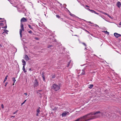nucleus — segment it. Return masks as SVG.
<instances>
[{"instance_id":"nucleus-1","label":"nucleus","mask_w":121,"mask_h":121,"mask_svg":"<svg viewBox=\"0 0 121 121\" xmlns=\"http://www.w3.org/2000/svg\"><path fill=\"white\" fill-rule=\"evenodd\" d=\"M27 21V20L24 17L22 18L21 20V29H20L19 33L20 34V37H22V31H24V29L23 27V25L22 24V22H25Z\"/></svg>"},{"instance_id":"nucleus-2","label":"nucleus","mask_w":121,"mask_h":121,"mask_svg":"<svg viewBox=\"0 0 121 121\" xmlns=\"http://www.w3.org/2000/svg\"><path fill=\"white\" fill-rule=\"evenodd\" d=\"M60 88V86L55 84H53L52 86V89L55 91H58L59 90Z\"/></svg>"},{"instance_id":"nucleus-3","label":"nucleus","mask_w":121,"mask_h":121,"mask_svg":"<svg viewBox=\"0 0 121 121\" xmlns=\"http://www.w3.org/2000/svg\"><path fill=\"white\" fill-rule=\"evenodd\" d=\"M91 63H89V64H87V65L86 66V67H84L83 69L82 70V72L81 73V74L82 75H84L85 74V72L84 70L86 68H88L89 67H91Z\"/></svg>"},{"instance_id":"nucleus-4","label":"nucleus","mask_w":121,"mask_h":121,"mask_svg":"<svg viewBox=\"0 0 121 121\" xmlns=\"http://www.w3.org/2000/svg\"><path fill=\"white\" fill-rule=\"evenodd\" d=\"M17 10L20 13H23L25 12L26 9L24 7H23L21 8H17Z\"/></svg>"},{"instance_id":"nucleus-5","label":"nucleus","mask_w":121,"mask_h":121,"mask_svg":"<svg viewBox=\"0 0 121 121\" xmlns=\"http://www.w3.org/2000/svg\"><path fill=\"white\" fill-rule=\"evenodd\" d=\"M34 85L35 87H37L39 85V82L37 79L35 80Z\"/></svg>"},{"instance_id":"nucleus-6","label":"nucleus","mask_w":121,"mask_h":121,"mask_svg":"<svg viewBox=\"0 0 121 121\" xmlns=\"http://www.w3.org/2000/svg\"><path fill=\"white\" fill-rule=\"evenodd\" d=\"M114 35L116 38H118L119 37L121 36V35L117 33H114Z\"/></svg>"},{"instance_id":"nucleus-7","label":"nucleus","mask_w":121,"mask_h":121,"mask_svg":"<svg viewBox=\"0 0 121 121\" xmlns=\"http://www.w3.org/2000/svg\"><path fill=\"white\" fill-rule=\"evenodd\" d=\"M40 108L39 107L38 108L37 110V114L36 116H39V113L40 112Z\"/></svg>"},{"instance_id":"nucleus-8","label":"nucleus","mask_w":121,"mask_h":121,"mask_svg":"<svg viewBox=\"0 0 121 121\" xmlns=\"http://www.w3.org/2000/svg\"><path fill=\"white\" fill-rule=\"evenodd\" d=\"M117 6L118 8H119L121 6V4L120 2H118L117 4Z\"/></svg>"},{"instance_id":"nucleus-9","label":"nucleus","mask_w":121,"mask_h":121,"mask_svg":"<svg viewBox=\"0 0 121 121\" xmlns=\"http://www.w3.org/2000/svg\"><path fill=\"white\" fill-rule=\"evenodd\" d=\"M68 11H69V14L70 15L73 17H78L77 16H76L75 15H74V14H72V13H71L70 11H69V10H68Z\"/></svg>"},{"instance_id":"nucleus-10","label":"nucleus","mask_w":121,"mask_h":121,"mask_svg":"<svg viewBox=\"0 0 121 121\" xmlns=\"http://www.w3.org/2000/svg\"><path fill=\"white\" fill-rule=\"evenodd\" d=\"M67 113L66 112H64L62 114V117H65L66 116Z\"/></svg>"},{"instance_id":"nucleus-11","label":"nucleus","mask_w":121,"mask_h":121,"mask_svg":"<svg viewBox=\"0 0 121 121\" xmlns=\"http://www.w3.org/2000/svg\"><path fill=\"white\" fill-rule=\"evenodd\" d=\"M2 22H4V23H5L6 26L4 27H2V28H5V29H6L7 27V26L6 24V20H4V21H3Z\"/></svg>"},{"instance_id":"nucleus-12","label":"nucleus","mask_w":121,"mask_h":121,"mask_svg":"<svg viewBox=\"0 0 121 121\" xmlns=\"http://www.w3.org/2000/svg\"><path fill=\"white\" fill-rule=\"evenodd\" d=\"M25 59L26 61H28L29 60V58L28 56L27 55H26L25 56Z\"/></svg>"},{"instance_id":"nucleus-13","label":"nucleus","mask_w":121,"mask_h":121,"mask_svg":"<svg viewBox=\"0 0 121 121\" xmlns=\"http://www.w3.org/2000/svg\"><path fill=\"white\" fill-rule=\"evenodd\" d=\"M25 64H24L23 65L22 68V70H23V71L25 72L26 73V70L25 68Z\"/></svg>"},{"instance_id":"nucleus-14","label":"nucleus","mask_w":121,"mask_h":121,"mask_svg":"<svg viewBox=\"0 0 121 121\" xmlns=\"http://www.w3.org/2000/svg\"><path fill=\"white\" fill-rule=\"evenodd\" d=\"M4 32L2 33V34H4V33H5L7 34H8V32H9L8 30H4Z\"/></svg>"},{"instance_id":"nucleus-15","label":"nucleus","mask_w":121,"mask_h":121,"mask_svg":"<svg viewBox=\"0 0 121 121\" xmlns=\"http://www.w3.org/2000/svg\"><path fill=\"white\" fill-rule=\"evenodd\" d=\"M22 62L23 63V65H24V64H25V65H26V62L24 60L22 59Z\"/></svg>"},{"instance_id":"nucleus-16","label":"nucleus","mask_w":121,"mask_h":121,"mask_svg":"<svg viewBox=\"0 0 121 121\" xmlns=\"http://www.w3.org/2000/svg\"><path fill=\"white\" fill-rule=\"evenodd\" d=\"M42 91V90H40L38 91H37V93L38 94H39L40 95H41L42 94L40 93H39V92L41 91Z\"/></svg>"},{"instance_id":"nucleus-17","label":"nucleus","mask_w":121,"mask_h":121,"mask_svg":"<svg viewBox=\"0 0 121 121\" xmlns=\"http://www.w3.org/2000/svg\"><path fill=\"white\" fill-rule=\"evenodd\" d=\"M89 87L90 88H91L93 87V85L92 84H91L89 85Z\"/></svg>"},{"instance_id":"nucleus-18","label":"nucleus","mask_w":121,"mask_h":121,"mask_svg":"<svg viewBox=\"0 0 121 121\" xmlns=\"http://www.w3.org/2000/svg\"><path fill=\"white\" fill-rule=\"evenodd\" d=\"M103 32H104V33L107 34L108 35L109 34V33L107 31H103Z\"/></svg>"},{"instance_id":"nucleus-19","label":"nucleus","mask_w":121,"mask_h":121,"mask_svg":"<svg viewBox=\"0 0 121 121\" xmlns=\"http://www.w3.org/2000/svg\"><path fill=\"white\" fill-rule=\"evenodd\" d=\"M28 26L29 27L30 29H33V28L30 25H28Z\"/></svg>"},{"instance_id":"nucleus-20","label":"nucleus","mask_w":121,"mask_h":121,"mask_svg":"<svg viewBox=\"0 0 121 121\" xmlns=\"http://www.w3.org/2000/svg\"><path fill=\"white\" fill-rule=\"evenodd\" d=\"M90 12L92 13H95V12L94 10H91Z\"/></svg>"},{"instance_id":"nucleus-21","label":"nucleus","mask_w":121,"mask_h":121,"mask_svg":"<svg viewBox=\"0 0 121 121\" xmlns=\"http://www.w3.org/2000/svg\"><path fill=\"white\" fill-rule=\"evenodd\" d=\"M12 79H13V82H14V83L16 81V80L15 79V78H12Z\"/></svg>"},{"instance_id":"nucleus-22","label":"nucleus","mask_w":121,"mask_h":121,"mask_svg":"<svg viewBox=\"0 0 121 121\" xmlns=\"http://www.w3.org/2000/svg\"><path fill=\"white\" fill-rule=\"evenodd\" d=\"M83 5L84 6V7L87 10L90 11H91V10L90 9H89L88 8H86V7H85V6H84V5Z\"/></svg>"},{"instance_id":"nucleus-23","label":"nucleus","mask_w":121,"mask_h":121,"mask_svg":"<svg viewBox=\"0 0 121 121\" xmlns=\"http://www.w3.org/2000/svg\"><path fill=\"white\" fill-rule=\"evenodd\" d=\"M71 61V60H70L68 62V64L67 65V67H68L69 66V65L70 64V63Z\"/></svg>"},{"instance_id":"nucleus-24","label":"nucleus","mask_w":121,"mask_h":121,"mask_svg":"<svg viewBox=\"0 0 121 121\" xmlns=\"http://www.w3.org/2000/svg\"><path fill=\"white\" fill-rule=\"evenodd\" d=\"M28 32L29 33H30V34H33V32L31 30H30V31H29Z\"/></svg>"},{"instance_id":"nucleus-25","label":"nucleus","mask_w":121,"mask_h":121,"mask_svg":"<svg viewBox=\"0 0 121 121\" xmlns=\"http://www.w3.org/2000/svg\"><path fill=\"white\" fill-rule=\"evenodd\" d=\"M8 77V75H7L5 77V78L4 79V80H6L7 79V77Z\"/></svg>"},{"instance_id":"nucleus-26","label":"nucleus","mask_w":121,"mask_h":121,"mask_svg":"<svg viewBox=\"0 0 121 121\" xmlns=\"http://www.w3.org/2000/svg\"><path fill=\"white\" fill-rule=\"evenodd\" d=\"M93 26H94L95 27H99V26L98 25L96 24H95Z\"/></svg>"},{"instance_id":"nucleus-27","label":"nucleus","mask_w":121,"mask_h":121,"mask_svg":"<svg viewBox=\"0 0 121 121\" xmlns=\"http://www.w3.org/2000/svg\"><path fill=\"white\" fill-rule=\"evenodd\" d=\"M57 108V107H54V108L53 109V110H55Z\"/></svg>"},{"instance_id":"nucleus-28","label":"nucleus","mask_w":121,"mask_h":121,"mask_svg":"<svg viewBox=\"0 0 121 121\" xmlns=\"http://www.w3.org/2000/svg\"><path fill=\"white\" fill-rule=\"evenodd\" d=\"M4 25L3 23H0V26H3Z\"/></svg>"},{"instance_id":"nucleus-29","label":"nucleus","mask_w":121,"mask_h":121,"mask_svg":"<svg viewBox=\"0 0 121 121\" xmlns=\"http://www.w3.org/2000/svg\"><path fill=\"white\" fill-rule=\"evenodd\" d=\"M26 100H25L21 104V105H22L23 104L26 102Z\"/></svg>"},{"instance_id":"nucleus-30","label":"nucleus","mask_w":121,"mask_h":121,"mask_svg":"<svg viewBox=\"0 0 121 121\" xmlns=\"http://www.w3.org/2000/svg\"><path fill=\"white\" fill-rule=\"evenodd\" d=\"M42 77H43V80L44 81L45 80V77L44 75H43Z\"/></svg>"},{"instance_id":"nucleus-31","label":"nucleus","mask_w":121,"mask_h":121,"mask_svg":"<svg viewBox=\"0 0 121 121\" xmlns=\"http://www.w3.org/2000/svg\"><path fill=\"white\" fill-rule=\"evenodd\" d=\"M55 75H53L52 76V78H55Z\"/></svg>"},{"instance_id":"nucleus-32","label":"nucleus","mask_w":121,"mask_h":121,"mask_svg":"<svg viewBox=\"0 0 121 121\" xmlns=\"http://www.w3.org/2000/svg\"><path fill=\"white\" fill-rule=\"evenodd\" d=\"M1 107L2 108H4V105L3 104H2L1 105Z\"/></svg>"},{"instance_id":"nucleus-33","label":"nucleus","mask_w":121,"mask_h":121,"mask_svg":"<svg viewBox=\"0 0 121 121\" xmlns=\"http://www.w3.org/2000/svg\"><path fill=\"white\" fill-rule=\"evenodd\" d=\"M52 45H49L48 47V48H50V47H52Z\"/></svg>"},{"instance_id":"nucleus-34","label":"nucleus","mask_w":121,"mask_h":121,"mask_svg":"<svg viewBox=\"0 0 121 121\" xmlns=\"http://www.w3.org/2000/svg\"><path fill=\"white\" fill-rule=\"evenodd\" d=\"M8 82H6L5 83V84L4 85V86H6L8 84Z\"/></svg>"},{"instance_id":"nucleus-35","label":"nucleus","mask_w":121,"mask_h":121,"mask_svg":"<svg viewBox=\"0 0 121 121\" xmlns=\"http://www.w3.org/2000/svg\"><path fill=\"white\" fill-rule=\"evenodd\" d=\"M102 13H103V14H105V15H107L108 14H107V13H104V12H103Z\"/></svg>"},{"instance_id":"nucleus-36","label":"nucleus","mask_w":121,"mask_h":121,"mask_svg":"<svg viewBox=\"0 0 121 121\" xmlns=\"http://www.w3.org/2000/svg\"><path fill=\"white\" fill-rule=\"evenodd\" d=\"M56 16L57 17L59 18H60V16L58 15H56Z\"/></svg>"},{"instance_id":"nucleus-37","label":"nucleus","mask_w":121,"mask_h":121,"mask_svg":"<svg viewBox=\"0 0 121 121\" xmlns=\"http://www.w3.org/2000/svg\"><path fill=\"white\" fill-rule=\"evenodd\" d=\"M82 44L85 46V47H86V44H85V43H82Z\"/></svg>"},{"instance_id":"nucleus-38","label":"nucleus","mask_w":121,"mask_h":121,"mask_svg":"<svg viewBox=\"0 0 121 121\" xmlns=\"http://www.w3.org/2000/svg\"><path fill=\"white\" fill-rule=\"evenodd\" d=\"M107 15L109 17V18L110 17H111L108 14V15Z\"/></svg>"},{"instance_id":"nucleus-39","label":"nucleus","mask_w":121,"mask_h":121,"mask_svg":"<svg viewBox=\"0 0 121 121\" xmlns=\"http://www.w3.org/2000/svg\"><path fill=\"white\" fill-rule=\"evenodd\" d=\"M88 22L90 23H91V24H93V23H91V22H90V21H89V22Z\"/></svg>"},{"instance_id":"nucleus-40","label":"nucleus","mask_w":121,"mask_h":121,"mask_svg":"<svg viewBox=\"0 0 121 121\" xmlns=\"http://www.w3.org/2000/svg\"><path fill=\"white\" fill-rule=\"evenodd\" d=\"M35 39H36L37 40H38L39 39H38V38H35Z\"/></svg>"},{"instance_id":"nucleus-41","label":"nucleus","mask_w":121,"mask_h":121,"mask_svg":"<svg viewBox=\"0 0 121 121\" xmlns=\"http://www.w3.org/2000/svg\"><path fill=\"white\" fill-rule=\"evenodd\" d=\"M24 94H25L26 96L27 95V94L26 93H24Z\"/></svg>"},{"instance_id":"nucleus-42","label":"nucleus","mask_w":121,"mask_h":121,"mask_svg":"<svg viewBox=\"0 0 121 121\" xmlns=\"http://www.w3.org/2000/svg\"><path fill=\"white\" fill-rule=\"evenodd\" d=\"M95 14H97V15H99V13H96V12H95Z\"/></svg>"},{"instance_id":"nucleus-43","label":"nucleus","mask_w":121,"mask_h":121,"mask_svg":"<svg viewBox=\"0 0 121 121\" xmlns=\"http://www.w3.org/2000/svg\"><path fill=\"white\" fill-rule=\"evenodd\" d=\"M16 113H17V112H16V111H15V112H14L13 113V114H15Z\"/></svg>"},{"instance_id":"nucleus-44","label":"nucleus","mask_w":121,"mask_h":121,"mask_svg":"<svg viewBox=\"0 0 121 121\" xmlns=\"http://www.w3.org/2000/svg\"><path fill=\"white\" fill-rule=\"evenodd\" d=\"M86 7H89V6H88V5H86Z\"/></svg>"},{"instance_id":"nucleus-45","label":"nucleus","mask_w":121,"mask_h":121,"mask_svg":"<svg viewBox=\"0 0 121 121\" xmlns=\"http://www.w3.org/2000/svg\"><path fill=\"white\" fill-rule=\"evenodd\" d=\"M0 46L1 47H2V45L1 44H0Z\"/></svg>"},{"instance_id":"nucleus-46","label":"nucleus","mask_w":121,"mask_h":121,"mask_svg":"<svg viewBox=\"0 0 121 121\" xmlns=\"http://www.w3.org/2000/svg\"><path fill=\"white\" fill-rule=\"evenodd\" d=\"M87 48H85V49H86L87 50H88V49H87Z\"/></svg>"},{"instance_id":"nucleus-47","label":"nucleus","mask_w":121,"mask_h":121,"mask_svg":"<svg viewBox=\"0 0 121 121\" xmlns=\"http://www.w3.org/2000/svg\"><path fill=\"white\" fill-rule=\"evenodd\" d=\"M15 117V116H12L11 117Z\"/></svg>"},{"instance_id":"nucleus-48","label":"nucleus","mask_w":121,"mask_h":121,"mask_svg":"<svg viewBox=\"0 0 121 121\" xmlns=\"http://www.w3.org/2000/svg\"><path fill=\"white\" fill-rule=\"evenodd\" d=\"M6 81V80H4V83Z\"/></svg>"},{"instance_id":"nucleus-49","label":"nucleus","mask_w":121,"mask_h":121,"mask_svg":"<svg viewBox=\"0 0 121 121\" xmlns=\"http://www.w3.org/2000/svg\"><path fill=\"white\" fill-rule=\"evenodd\" d=\"M18 110H16V112H17H17H18Z\"/></svg>"},{"instance_id":"nucleus-50","label":"nucleus","mask_w":121,"mask_h":121,"mask_svg":"<svg viewBox=\"0 0 121 121\" xmlns=\"http://www.w3.org/2000/svg\"><path fill=\"white\" fill-rule=\"evenodd\" d=\"M60 4V5H62V4Z\"/></svg>"},{"instance_id":"nucleus-51","label":"nucleus","mask_w":121,"mask_h":121,"mask_svg":"<svg viewBox=\"0 0 121 121\" xmlns=\"http://www.w3.org/2000/svg\"><path fill=\"white\" fill-rule=\"evenodd\" d=\"M101 17H102V18H103V19H104V18L103 17H102V16H101Z\"/></svg>"},{"instance_id":"nucleus-52","label":"nucleus","mask_w":121,"mask_h":121,"mask_svg":"<svg viewBox=\"0 0 121 121\" xmlns=\"http://www.w3.org/2000/svg\"><path fill=\"white\" fill-rule=\"evenodd\" d=\"M110 18H111V19H112V17H110Z\"/></svg>"},{"instance_id":"nucleus-53","label":"nucleus","mask_w":121,"mask_h":121,"mask_svg":"<svg viewBox=\"0 0 121 121\" xmlns=\"http://www.w3.org/2000/svg\"><path fill=\"white\" fill-rule=\"evenodd\" d=\"M14 82L13 84V85H14Z\"/></svg>"},{"instance_id":"nucleus-54","label":"nucleus","mask_w":121,"mask_h":121,"mask_svg":"<svg viewBox=\"0 0 121 121\" xmlns=\"http://www.w3.org/2000/svg\"><path fill=\"white\" fill-rule=\"evenodd\" d=\"M117 26H118V27H120V26H118V25H117Z\"/></svg>"},{"instance_id":"nucleus-55","label":"nucleus","mask_w":121,"mask_h":121,"mask_svg":"<svg viewBox=\"0 0 121 121\" xmlns=\"http://www.w3.org/2000/svg\"><path fill=\"white\" fill-rule=\"evenodd\" d=\"M93 55L94 56H96V55L95 54H94Z\"/></svg>"},{"instance_id":"nucleus-56","label":"nucleus","mask_w":121,"mask_h":121,"mask_svg":"<svg viewBox=\"0 0 121 121\" xmlns=\"http://www.w3.org/2000/svg\"><path fill=\"white\" fill-rule=\"evenodd\" d=\"M97 116H99V117L100 116V115H98Z\"/></svg>"},{"instance_id":"nucleus-57","label":"nucleus","mask_w":121,"mask_h":121,"mask_svg":"<svg viewBox=\"0 0 121 121\" xmlns=\"http://www.w3.org/2000/svg\"><path fill=\"white\" fill-rule=\"evenodd\" d=\"M87 32H88V33H89V31H87Z\"/></svg>"},{"instance_id":"nucleus-58","label":"nucleus","mask_w":121,"mask_h":121,"mask_svg":"<svg viewBox=\"0 0 121 121\" xmlns=\"http://www.w3.org/2000/svg\"><path fill=\"white\" fill-rule=\"evenodd\" d=\"M86 31H87H87H88L87 30H85Z\"/></svg>"},{"instance_id":"nucleus-59","label":"nucleus","mask_w":121,"mask_h":121,"mask_svg":"<svg viewBox=\"0 0 121 121\" xmlns=\"http://www.w3.org/2000/svg\"><path fill=\"white\" fill-rule=\"evenodd\" d=\"M30 69H29L30 70Z\"/></svg>"},{"instance_id":"nucleus-60","label":"nucleus","mask_w":121,"mask_h":121,"mask_svg":"<svg viewBox=\"0 0 121 121\" xmlns=\"http://www.w3.org/2000/svg\"><path fill=\"white\" fill-rule=\"evenodd\" d=\"M75 35V36H77V35Z\"/></svg>"},{"instance_id":"nucleus-61","label":"nucleus","mask_w":121,"mask_h":121,"mask_svg":"<svg viewBox=\"0 0 121 121\" xmlns=\"http://www.w3.org/2000/svg\"><path fill=\"white\" fill-rule=\"evenodd\" d=\"M2 19L1 18H0V19Z\"/></svg>"},{"instance_id":"nucleus-62","label":"nucleus","mask_w":121,"mask_h":121,"mask_svg":"<svg viewBox=\"0 0 121 121\" xmlns=\"http://www.w3.org/2000/svg\"><path fill=\"white\" fill-rule=\"evenodd\" d=\"M117 52H118V53H119L118 52V51H117Z\"/></svg>"},{"instance_id":"nucleus-63","label":"nucleus","mask_w":121,"mask_h":121,"mask_svg":"<svg viewBox=\"0 0 121 121\" xmlns=\"http://www.w3.org/2000/svg\"><path fill=\"white\" fill-rule=\"evenodd\" d=\"M92 52H92H92H91V53H92Z\"/></svg>"},{"instance_id":"nucleus-64","label":"nucleus","mask_w":121,"mask_h":121,"mask_svg":"<svg viewBox=\"0 0 121 121\" xmlns=\"http://www.w3.org/2000/svg\"><path fill=\"white\" fill-rule=\"evenodd\" d=\"M67 112L68 113V112Z\"/></svg>"}]
</instances>
